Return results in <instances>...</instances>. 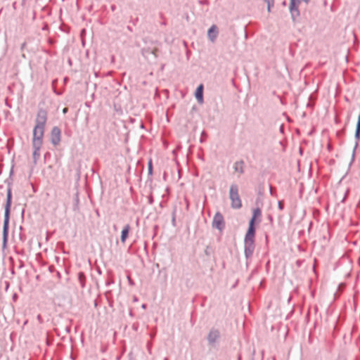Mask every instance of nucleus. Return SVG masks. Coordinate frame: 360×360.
Here are the masks:
<instances>
[{"mask_svg":"<svg viewBox=\"0 0 360 360\" xmlns=\"http://www.w3.org/2000/svg\"><path fill=\"white\" fill-rule=\"evenodd\" d=\"M229 198L231 201V206L233 209H240L242 207V202L238 193V186L232 184L229 189Z\"/></svg>","mask_w":360,"mask_h":360,"instance_id":"3","label":"nucleus"},{"mask_svg":"<svg viewBox=\"0 0 360 360\" xmlns=\"http://www.w3.org/2000/svg\"><path fill=\"white\" fill-rule=\"evenodd\" d=\"M158 49L157 47H144L141 49V54L147 60H150V56H152L154 60H156L158 58Z\"/></svg>","mask_w":360,"mask_h":360,"instance_id":"9","label":"nucleus"},{"mask_svg":"<svg viewBox=\"0 0 360 360\" xmlns=\"http://www.w3.org/2000/svg\"><path fill=\"white\" fill-rule=\"evenodd\" d=\"M274 188L271 186H270V194L271 195H274Z\"/></svg>","mask_w":360,"mask_h":360,"instance_id":"24","label":"nucleus"},{"mask_svg":"<svg viewBox=\"0 0 360 360\" xmlns=\"http://www.w3.org/2000/svg\"><path fill=\"white\" fill-rule=\"evenodd\" d=\"M264 1L267 4V11L268 12L270 13L271 11V8H273L274 6V0H264Z\"/></svg>","mask_w":360,"mask_h":360,"instance_id":"19","label":"nucleus"},{"mask_svg":"<svg viewBox=\"0 0 360 360\" xmlns=\"http://www.w3.org/2000/svg\"><path fill=\"white\" fill-rule=\"evenodd\" d=\"M130 229H131V227H130L129 224H126L124 226V228L122 231L121 237H120V240L122 243H124L126 242V240L129 236Z\"/></svg>","mask_w":360,"mask_h":360,"instance_id":"13","label":"nucleus"},{"mask_svg":"<svg viewBox=\"0 0 360 360\" xmlns=\"http://www.w3.org/2000/svg\"><path fill=\"white\" fill-rule=\"evenodd\" d=\"M37 321H39V323H43V319L41 317V316L40 314H38L37 316Z\"/></svg>","mask_w":360,"mask_h":360,"instance_id":"22","label":"nucleus"},{"mask_svg":"<svg viewBox=\"0 0 360 360\" xmlns=\"http://www.w3.org/2000/svg\"><path fill=\"white\" fill-rule=\"evenodd\" d=\"M68 108H63V112L64 114L67 113V112H68Z\"/></svg>","mask_w":360,"mask_h":360,"instance_id":"26","label":"nucleus"},{"mask_svg":"<svg viewBox=\"0 0 360 360\" xmlns=\"http://www.w3.org/2000/svg\"><path fill=\"white\" fill-rule=\"evenodd\" d=\"M218 34V27H217V25H213L208 30L207 37L212 42H214L217 38Z\"/></svg>","mask_w":360,"mask_h":360,"instance_id":"12","label":"nucleus"},{"mask_svg":"<svg viewBox=\"0 0 360 360\" xmlns=\"http://www.w3.org/2000/svg\"><path fill=\"white\" fill-rule=\"evenodd\" d=\"M11 200H12L11 188H8L7 190L6 203L5 205V214H4V226H3V245H4V246H5L6 245L7 240H8L9 214H10V209H11Z\"/></svg>","mask_w":360,"mask_h":360,"instance_id":"1","label":"nucleus"},{"mask_svg":"<svg viewBox=\"0 0 360 360\" xmlns=\"http://www.w3.org/2000/svg\"><path fill=\"white\" fill-rule=\"evenodd\" d=\"M146 307V305L145 304H143L142 305V308L145 309Z\"/></svg>","mask_w":360,"mask_h":360,"instance_id":"29","label":"nucleus"},{"mask_svg":"<svg viewBox=\"0 0 360 360\" xmlns=\"http://www.w3.org/2000/svg\"><path fill=\"white\" fill-rule=\"evenodd\" d=\"M205 2H207V0H205V1H201V4H205Z\"/></svg>","mask_w":360,"mask_h":360,"instance_id":"33","label":"nucleus"},{"mask_svg":"<svg viewBox=\"0 0 360 360\" xmlns=\"http://www.w3.org/2000/svg\"><path fill=\"white\" fill-rule=\"evenodd\" d=\"M261 216H262V211L259 207L253 210L252 217L249 222V227H248V230L255 231V223L257 219L259 218Z\"/></svg>","mask_w":360,"mask_h":360,"instance_id":"11","label":"nucleus"},{"mask_svg":"<svg viewBox=\"0 0 360 360\" xmlns=\"http://www.w3.org/2000/svg\"><path fill=\"white\" fill-rule=\"evenodd\" d=\"M147 347H148V352L150 353L151 352V343L150 342H148Z\"/></svg>","mask_w":360,"mask_h":360,"instance_id":"23","label":"nucleus"},{"mask_svg":"<svg viewBox=\"0 0 360 360\" xmlns=\"http://www.w3.org/2000/svg\"><path fill=\"white\" fill-rule=\"evenodd\" d=\"M278 209L282 211L284 208V204H283V202L282 200H280L278 201Z\"/></svg>","mask_w":360,"mask_h":360,"instance_id":"21","label":"nucleus"},{"mask_svg":"<svg viewBox=\"0 0 360 360\" xmlns=\"http://www.w3.org/2000/svg\"><path fill=\"white\" fill-rule=\"evenodd\" d=\"M195 95L198 103H202L203 102V86L202 84L197 88Z\"/></svg>","mask_w":360,"mask_h":360,"instance_id":"14","label":"nucleus"},{"mask_svg":"<svg viewBox=\"0 0 360 360\" xmlns=\"http://www.w3.org/2000/svg\"><path fill=\"white\" fill-rule=\"evenodd\" d=\"M172 224L174 226H176V214L175 211L172 213Z\"/></svg>","mask_w":360,"mask_h":360,"instance_id":"20","label":"nucleus"},{"mask_svg":"<svg viewBox=\"0 0 360 360\" xmlns=\"http://www.w3.org/2000/svg\"><path fill=\"white\" fill-rule=\"evenodd\" d=\"M111 9H112V11H115V5H112V6H111Z\"/></svg>","mask_w":360,"mask_h":360,"instance_id":"28","label":"nucleus"},{"mask_svg":"<svg viewBox=\"0 0 360 360\" xmlns=\"http://www.w3.org/2000/svg\"><path fill=\"white\" fill-rule=\"evenodd\" d=\"M281 131H283V126L281 127Z\"/></svg>","mask_w":360,"mask_h":360,"instance_id":"35","label":"nucleus"},{"mask_svg":"<svg viewBox=\"0 0 360 360\" xmlns=\"http://www.w3.org/2000/svg\"><path fill=\"white\" fill-rule=\"evenodd\" d=\"M25 0H22V1H25Z\"/></svg>","mask_w":360,"mask_h":360,"instance_id":"37","label":"nucleus"},{"mask_svg":"<svg viewBox=\"0 0 360 360\" xmlns=\"http://www.w3.org/2000/svg\"><path fill=\"white\" fill-rule=\"evenodd\" d=\"M45 129L36 127L33 129L32 146H42Z\"/></svg>","mask_w":360,"mask_h":360,"instance_id":"6","label":"nucleus"},{"mask_svg":"<svg viewBox=\"0 0 360 360\" xmlns=\"http://www.w3.org/2000/svg\"><path fill=\"white\" fill-rule=\"evenodd\" d=\"M355 139H356V141H359L360 139V114L359 115L358 117V121L355 131Z\"/></svg>","mask_w":360,"mask_h":360,"instance_id":"17","label":"nucleus"},{"mask_svg":"<svg viewBox=\"0 0 360 360\" xmlns=\"http://www.w3.org/2000/svg\"><path fill=\"white\" fill-rule=\"evenodd\" d=\"M42 146H32L34 151H33V160L34 162H37V161L40 158V150Z\"/></svg>","mask_w":360,"mask_h":360,"instance_id":"15","label":"nucleus"},{"mask_svg":"<svg viewBox=\"0 0 360 360\" xmlns=\"http://www.w3.org/2000/svg\"><path fill=\"white\" fill-rule=\"evenodd\" d=\"M243 161L236 162L234 164V170L240 174H243L244 172L243 170Z\"/></svg>","mask_w":360,"mask_h":360,"instance_id":"16","label":"nucleus"},{"mask_svg":"<svg viewBox=\"0 0 360 360\" xmlns=\"http://www.w3.org/2000/svg\"><path fill=\"white\" fill-rule=\"evenodd\" d=\"M221 340V332L219 329L216 328H212L209 330L207 335V340L208 345L212 347L217 346Z\"/></svg>","mask_w":360,"mask_h":360,"instance_id":"4","label":"nucleus"},{"mask_svg":"<svg viewBox=\"0 0 360 360\" xmlns=\"http://www.w3.org/2000/svg\"><path fill=\"white\" fill-rule=\"evenodd\" d=\"M255 231L248 230L244 239V252L247 259L251 258L255 248Z\"/></svg>","mask_w":360,"mask_h":360,"instance_id":"2","label":"nucleus"},{"mask_svg":"<svg viewBox=\"0 0 360 360\" xmlns=\"http://www.w3.org/2000/svg\"><path fill=\"white\" fill-rule=\"evenodd\" d=\"M204 136H201L200 141L202 142L203 141Z\"/></svg>","mask_w":360,"mask_h":360,"instance_id":"30","label":"nucleus"},{"mask_svg":"<svg viewBox=\"0 0 360 360\" xmlns=\"http://www.w3.org/2000/svg\"><path fill=\"white\" fill-rule=\"evenodd\" d=\"M61 140V131L58 127H53L51 131V141L53 145L57 146Z\"/></svg>","mask_w":360,"mask_h":360,"instance_id":"10","label":"nucleus"},{"mask_svg":"<svg viewBox=\"0 0 360 360\" xmlns=\"http://www.w3.org/2000/svg\"><path fill=\"white\" fill-rule=\"evenodd\" d=\"M212 227L219 231H222L225 227L224 219L221 213L216 212L212 221Z\"/></svg>","mask_w":360,"mask_h":360,"instance_id":"8","label":"nucleus"},{"mask_svg":"<svg viewBox=\"0 0 360 360\" xmlns=\"http://www.w3.org/2000/svg\"><path fill=\"white\" fill-rule=\"evenodd\" d=\"M348 193H349V191H348V190H347V191H346V193H345V197L343 198V199H342V202H344V201H345V198H346V197H347V195Z\"/></svg>","mask_w":360,"mask_h":360,"instance_id":"25","label":"nucleus"},{"mask_svg":"<svg viewBox=\"0 0 360 360\" xmlns=\"http://www.w3.org/2000/svg\"><path fill=\"white\" fill-rule=\"evenodd\" d=\"M165 360H168V359L167 358H165Z\"/></svg>","mask_w":360,"mask_h":360,"instance_id":"36","label":"nucleus"},{"mask_svg":"<svg viewBox=\"0 0 360 360\" xmlns=\"http://www.w3.org/2000/svg\"><path fill=\"white\" fill-rule=\"evenodd\" d=\"M149 172H152V165H151V163L150 162L149 163Z\"/></svg>","mask_w":360,"mask_h":360,"instance_id":"27","label":"nucleus"},{"mask_svg":"<svg viewBox=\"0 0 360 360\" xmlns=\"http://www.w3.org/2000/svg\"><path fill=\"white\" fill-rule=\"evenodd\" d=\"M205 135V132H202V136Z\"/></svg>","mask_w":360,"mask_h":360,"instance_id":"34","label":"nucleus"},{"mask_svg":"<svg viewBox=\"0 0 360 360\" xmlns=\"http://www.w3.org/2000/svg\"><path fill=\"white\" fill-rule=\"evenodd\" d=\"M205 2H207V0H205V1H201V4H205Z\"/></svg>","mask_w":360,"mask_h":360,"instance_id":"32","label":"nucleus"},{"mask_svg":"<svg viewBox=\"0 0 360 360\" xmlns=\"http://www.w3.org/2000/svg\"><path fill=\"white\" fill-rule=\"evenodd\" d=\"M302 0H290V12L292 21L295 22L297 18L300 16L299 6Z\"/></svg>","mask_w":360,"mask_h":360,"instance_id":"7","label":"nucleus"},{"mask_svg":"<svg viewBox=\"0 0 360 360\" xmlns=\"http://www.w3.org/2000/svg\"><path fill=\"white\" fill-rule=\"evenodd\" d=\"M205 2H207V0H205V1H201V4H205Z\"/></svg>","mask_w":360,"mask_h":360,"instance_id":"31","label":"nucleus"},{"mask_svg":"<svg viewBox=\"0 0 360 360\" xmlns=\"http://www.w3.org/2000/svg\"><path fill=\"white\" fill-rule=\"evenodd\" d=\"M47 122V112L43 108L39 109L37 111V117L35 119L36 127L45 129L46 123Z\"/></svg>","mask_w":360,"mask_h":360,"instance_id":"5","label":"nucleus"},{"mask_svg":"<svg viewBox=\"0 0 360 360\" xmlns=\"http://www.w3.org/2000/svg\"><path fill=\"white\" fill-rule=\"evenodd\" d=\"M78 281L80 283L82 288H84L85 286V275L83 272L78 273Z\"/></svg>","mask_w":360,"mask_h":360,"instance_id":"18","label":"nucleus"}]
</instances>
